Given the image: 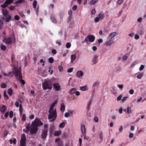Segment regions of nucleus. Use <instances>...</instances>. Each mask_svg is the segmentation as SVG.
Here are the masks:
<instances>
[{
	"mask_svg": "<svg viewBox=\"0 0 146 146\" xmlns=\"http://www.w3.org/2000/svg\"><path fill=\"white\" fill-rule=\"evenodd\" d=\"M22 120L23 121H24L26 119V115L25 114H24L22 115Z\"/></svg>",
	"mask_w": 146,
	"mask_h": 146,
	"instance_id": "6e6d98bb",
	"label": "nucleus"
},
{
	"mask_svg": "<svg viewBox=\"0 0 146 146\" xmlns=\"http://www.w3.org/2000/svg\"><path fill=\"white\" fill-rule=\"evenodd\" d=\"M65 122H63L60 124L59 125V127L61 128H64L65 126Z\"/></svg>",
	"mask_w": 146,
	"mask_h": 146,
	"instance_id": "b1692460",
	"label": "nucleus"
},
{
	"mask_svg": "<svg viewBox=\"0 0 146 146\" xmlns=\"http://www.w3.org/2000/svg\"><path fill=\"white\" fill-rule=\"evenodd\" d=\"M128 98L127 97H124L121 100V102H124L125 100H126L127 98Z\"/></svg>",
	"mask_w": 146,
	"mask_h": 146,
	"instance_id": "bf43d9fd",
	"label": "nucleus"
},
{
	"mask_svg": "<svg viewBox=\"0 0 146 146\" xmlns=\"http://www.w3.org/2000/svg\"><path fill=\"white\" fill-rule=\"evenodd\" d=\"M37 129L38 127H37V126H35L34 125L31 124L30 131L31 134H33L35 133L36 132Z\"/></svg>",
	"mask_w": 146,
	"mask_h": 146,
	"instance_id": "0eeeda50",
	"label": "nucleus"
},
{
	"mask_svg": "<svg viewBox=\"0 0 146 146\" xmlns=\"http://www.w3.org/2000/svg\"><path fill=\"white\" fill-rule=\"evenodd\" d=\"M78 77H80L83 75V73L81 70L78 71L76 73Z\"/></svg>",
	"mask_w": 146,
	"mask_h": 146,
	"instance_id": "4468645a",
	"label": "nucleus"
},
{
	"mask_svg": "<svg viewBox=\"0 0 146 146\" xmlns=\"http://www.w3.org/2000/svg\"><path fill=\"white\" fill-rule=\"evenodd\" d=\"M127 58V57L126 55H124L122 57L123 60L124 61L126 60Z\"/></svg>",
	"mask_w": 146,
	"mask_h": 146,
	"instance_id": "680f3d73",
	"label": "nucleus"
},
{
	"mask_svg": "<svg viewBox=\"0 0 146 146\" xmlns=\"http://www.w3.org/2000/svg\"><path fill=\"white\" fill-rule=\"evenodd\" d=\"M37 2L36 1H34L33 3V7L35 8L36 6Z\"/></svg>",
	"mask_w": 146,
	"mask_h": 146,
	"instance_id": "4c0bfd02",
	"label": "nucleus"
},
{
	"mask_svg": "<svg viewBox=\"0 0 146 146\" xmlns=\"http://www.w3.org/2000/svg\"><path fill=\"white\" fill-rule=\"evenodd\" d=\"M4 96V99L5 100H7L8 99V96L6 94V91H4L3 93Z\"/></svg>",
	"mask_w": 146,
	"mask_h": 146,
	"instance_id": "c85d7f7f",
	"label": "nucleus"
},
{
	"mask_svg": "<svg viewBox=\"0 0 146 146\" xmlns=\"http://www.w3.org/2000/svg\"><path fill=\"white\" fill-rule=\"evenodd\" d=\"M113 43V41L111 40V39H110V40L108 41V42L106 43V45L107 46L110 45L111 44Z\"/></svg>",
	"mask_w": 146,
	"mask_h": 146,
	"instance_id": "cd10ccee",
	"label": "nucleus"
},
{
	"mask_svg": "<svg viewBox=\"0 0 146 146\" xmlns=\"http://www.w3.org/2000/svg\"><path fill=\"white\" fill-rule=\"evenodd\" d=\"M72 18V15H69L68 18H67V21L68 22H69L70 21H71Z\"/></svg>",
	"mask_w": 146,
	"mask_h": 146,
	"instance_id": "c9c22d12",
	"label": "nucleus"
},
{
	"mask_svg": "<svg viewBox=\"0 0 146 146\" xmlns=\"http://www.w3.org/2000/svg\"><path fill=\"white\" fill-rule=\"evenodd\" d=\"M48 113L49 114L48 116V118L50 119V121H54L57 117V114L56 108L55 109H49Z\"/></svg>",
	"mask_w": 146,
	"mask_h": 146,
	"instance_id": "f03ea898",
	"label": "nucleus"
},
{
	"mask_svg": "<svg viewBox=\"0 0 146 146\" xmlns=\"http://www.w3.org/2000/svg\"><path fill=\"white\" fill-rule=\"evenodd\" d=\"M7 76H10L11 77L13 76V72H11L8 73V74Z\"/></svg>",
	"mask_w": 146,
	"mask_h": 146,
	"instance_id": "0e129e2a",
	"label": "nucleus"
},
{
	"mask_svg": "<svg viewBox=\"0 0 146 146\" xmlns=\"http://www.w3.org/2000/svg\"><path fill=\"white\" fill-rule=\"evenodd\" d=\"M13 73L16 77L17 80L21 84L24 85L25 83L24 80L22 79L21 70L20 68H13Z\"/></svg>",
	"mask_w": 146,
	"mask_h": 146,
	"instance_id": "f257e3e1",
	"label": "nucleus"
},
{
	"mask_svg": "<svg viewBox=\"0 0 146 146\" xmlns=\"http://www.w3.org/2000/svg\"><path fill=\"white\" fill-rule=\"evenodd\" d=\"M23 110V107L21 104H20L19 106V111L20 113L22 112Z\"/></svg>",
	"mask_w": 146,
	"mask_h": 146,
	"instance_id": "052dcab7",
	"label": "nucleus"
},
{
	"mask_svg": "<svg viewBox=\"0 0 146 146\" xmlns=\"http://www.w3.org/2000/svg\"><path fill=\"white\" fill-rule=\"evenodd\" d=\"M139 37L138 35H137V34H136L135 35V36H134V38L135 39L137 40L138 39H139Z\"/></svg>",
	"mask_w": 146,
	"mask_h": 146,
	"instance_id": "e2e57ef3",
	"label": "nucleus"
},
{
	"mask_svg": "<svg viewBox=\"0 0 146 146\" xmlns=\"http://www.w3.org/2000/svg\"><path fill=\"white\" fill-rule=\"evenodd\" d=\"M48 61L50 63H52L54 61V59L52 57H50L48 59Z\"/></svg>",
	"mask_w": 146,
	"mask_h": 146,
	"instance_id": "72a5a7b5",
	"label": "nucleus"
},
{
	"mask_svg": "<svg viewBox=\"0 0 146 146\" xmlns=\"http://www.w3.org/2000/svg\"><path fill=\"white\" fill-rule=\"evenodd\" d=\"M76 89V88H73L69 91V93L71 94H73L75 93Z\"/></svg>",
	"mask_w": 146,
	"mask_h": 146,
	"instance_id": "f3484780",
	"label": "nucleus"
},
{
	"mask_svg": "<svg viewBox=\"0 0 146 146\" xmlns=\"http://www.w3.org/2000/svg\"><path fill=\"white\" fill-rule=\"evenodd\" d=\"M98 0H92V1L90 2V4L91 5H93L95 4L97 2H98Z\"/></svg>",
	"mask_w": 146,
	"mask_h": 146,
	"instance_id": "c756f323",
	"label": "nucleus"
},
{
	"mask_svg": "<svg viewBox=\"0 0 146 146\" xmlns=\"http://www.w3.org/2000/svg\"><path fill=\"white\" fill-rule=\"evenodd\" d=\"M145 67V66L143 65H141L140 67L139 68V70L140 71L142 70Z\"/></svg>",
	"mask_w": 146,
	"mask_h": 146,
	"instance_id": "8fccbe9b",
	"label": "nucleus"
},
{
	"mask_svg": "<svg viewBox=\"0 0 146 146\" xmlns=\"http://www.w3.org/2000/svg\"><path fill=\"white\" fill-rule=\"evenodd\" d=\"M73 69V68H69L67 70V72L68 73H71L72 72Z\"/></svg>",
	"mask_w": 146,
	"mask_h": 146,
	"instance_id": "603ef678",
	"label": "nucleus"
},
{
	"mask_svg": "<svg viewBox=\"0 0 146 146\" xmlns=\"http://www.w3.org/2000/svg\"><path fill=\"white\" fill-rule=\"evenodd\" d=\"M52 84L51 83H48L46 81V89L51 90L52 88Z\"/></svg>",
	"mask_w": 146,
	"mask_h": 146,
	"instance_id": "f8f14e48",
	"label": "nucleus"
},
{
	"mask_svg": "<svg viewBox=\"0 0 146 146\" xmlns=\"http://www.w3.org/2000/svg\"><path fill=\"white\" fill-rule=\"evenodd\" d=\"M116 69L115 70V71L116 72L120 71L121 69L120 66H119L118 67L116 68Z\"/></svg>",
	"mask_w": 146,
	"mask_h": 146,
	"instance_id": "a18cd8bd",
	"label": "nucleus"
},
{
	"mask_svg": "<svg viewBox=\"0 0 146 146\" xmlns=\"http://www.w3.org/2000/svg\"><path fill=\"white\" fill-rule=\"evenodd\" d=\"M32 124L34 125L35 126H37V127L43 125V123L38 118H36Z\"/></svg>",
	"mask_w": 146,
	"mask_h": 146,
	"instance_id": "423d86ee",
	"label": "nucleus"
},
{
	"mask_svg": "<svg viewBox=\"0 0 146 146\" xmlns=\"http://www.w3.org/2000/svg\"><path fill=\"white\" fill-rule=\"evenodd\" d=\"M95 39V37L94 35H89L86 36L84 40L85 42H93Z\"/></svg>",
	"mask_w": 146,
	"mask_h": 146,
	"instance_id": "20e7f679",
	"label": "nucleus"
},
{
	"mask_svg": "<svg viewBox=\"0 0 146 146\" xmlns=\"http://www.w3.org/2000/svg\"><path fill=\"white\" fill-rule=\"evenodd\" d=\"M91 99H90V100L88 103V105H87V109L88 110L89 109L90 106L91 104Z\"/></svg>",
	"mask_w": 146,
	"mask_h": 146,
	"instance_id": "c03bdc74",
	"label": "nucleus"
},
{
	"mask_svg": "<svg viewBox=\"0 0 146 146\" xmlns=\"http://www.w3.org/2000/svg\"><path fill=\"white\" fill-rule=\"evenodd\" d=\"M97 56H96L93 58L92 62L94 64H95L97 62Z\"/></svg>",
	"mask_w": 146,
	"mask_h": 146,
	"instance_id": "393cba45",
	"label": "nucleus"
},
{
	"mask_svg": "<svg viewBox=\"0 0 146 146\" xmlns=\"http://www.w3.org/2000/svg\"><path fill=\"white\" fill-rule=\"evenodd\" d=\"M7 110V108L4 105H2V107L0 109L1 111L3 113H5Z\"/></svg>",
	"mask_w": 146,
	"mask_h": 146,
	"instance_id": "9b49d317",
	"label": "nucleus"
},
{
	"mask_svg": "<svg viewBox=\"0 0 146 146\" xmlns=\"http://www.w3.org/2000/svg\"><path fill=\"white\" fill-rule=\"evenodd\" d=\"M11 15H8V16L5 19V21L7 22H9V20L11 19Z\"/></svg>",
	"mask_w": 146,
	"mask_h": 146,
	"instance_id": "bb28decb",
	"label": "nucleus"
},
{
	"mask_svg": "<svg viewBox=\"0 0 146 146\" xmlns=\"http://www.w3.org/2000/svg\"><path fill=\"white\" fill-rule=\"evenodd\" d=\"M50 19L51 21L54 23H56L57 22L56 20V18L54 17L53 15H52L51 16Z\"/></svg>",
	"mask_w": 146,
	"mask_h": 146,
	"instance_id": "dca6fc26",
	"label": "nucleus"
},
{
	"mask_svg": "<svg viewBox=\"0 0 146 146\" xmlns=\"http://www.w3.org/2000/svg\"><path fill=\"white\" fill-rule=\"evenodd\" d=\"M99 17L100 19H103L105 17V15L104 13H100L99 15Z\"/></svg>",
	"mask_w": 146,
	"mask_h": 146,
	"instance_id": "5701e85b",
	"label": "nucleus"
},
{
	"mask_svg": "<svg viewBox=\"0 0 146 146\" xmlns=\"http://www.w3.org/2000/svg\"><path fill=\"white\" fill-rule=\"evenodd\" d=\"M100 19L99 17H96L94 19V22H95L97 23L100 21Z\"/></svg>",
	"mask_w": 146,
	"mask_h": 146,
	"instance_id": "79ce46f5",
	"label": "nucleus"
},
{
	"mask_svg": "<svg viewBox=\"0 0 146 146\" xmlns=\"http://www.w3.org/2000/svg\"><path fill=\"white\" fill-rule=\"evenodd\" d=\"M7 4H8L7 3L6 1H5L4 4H2L1 5V7L2 8L4 9L7 7L8 6V5H9Z\"/></svg>",
	"mask_w": 146,
	"mask_h": 146,
	"instance_id": "4be33fe9",
	"label": "nucleus"
},
{
	"mask_svg": "<svg viewBox=\"0 0 146 146\" xmlns=\"http://www.w3.org/2000/svg\"><path fill=\"white\" fill-rule=\"evenodd\" d=\"M25 2V0H19L17 1L15 3H21Z\"/></svg>",
	"mask_w": 146,
	"mask_h": 146,
	"instance_id": "58836bf2",
	"label": "nucleus"
},
{
	"mask_svg": "<svg viewBox=\"0 0 146 146\" xmlns=\"http://www.w3.org/2000/svg\"><path fill=\"white\" fill-rule=\"evenodd\" d=\"M23 131L24 132H28L29 131V127L28 126H27L26 127V130L23 129Z\"/></svg>",
	"mask_w": 146,
	"mask_h": 146,
	"instance_id": "13d9d810",
	"label": "nucleus"
},
{
	"mask_svg": "<svg viewBox=\"0 0 146 146\" xmlns=\"http://www.w3.org/2000/svg\"><path fill=\"white\" fill-rule=\"evenodd\" d=\"M6 84L4 83H2L1 85V87L3 88H5L6 87Z\"/></svg>",
	"mask_w": 146,
	"mask_h": 146,
	"instance_id": "4d7b16f0",
	"label": "nucleus"
},
{
	"mask_svg": "<svg viewBox=\"0 0 146 146\" xmlns=\"http://www.w3.org/2000/svg\"><path fill=\"white\" fill-rule=\"evenodd\" d=\"M99 138L100 139L101 141H102L103 140V133L102 131L100 132L99 134Z\"/></svg>",
	"mask_w": 146,
	"mask_h": 146,
	"instance_id": "412c9836",
	"label": "nucleus"
},
{
	"mask_svg": "<svg viewBox=\"0 0 146 146\" xmlns=\"http://www.w3.org/2000/svg\"><path fill=\"white\" fill-rule=\"evenodd\" d=\"M58 69L59 71L60 72H62L63 71V67L61 66H59L58 67Z\"/></svg>",
	"mask_w": 146,
	"mask_h": 146,
	"instance_id": "49530a36",
	"label": "nucleus"
},
{
	"mask_svg": "<svg viewBox=\"0 0 146 146\" xmlns=\"http://www.w3.org/2000/svg\"><path fill=\"white\" fill-rule=\"evenodd\" d=\"M57 103V100L54 101L51 104L49 109H54L53 108L55 106V105Z\"/></svg>",
	"mask_w": 146,
	"mask_h": 146,
	"instance_id": "a211bd4d",
	"label": "nucleus"
},
{
	"mask_svg": "<svg viewBox=\"0 0 146 146\" xmlns=\"http://www.w3.org/2000/svg\"><path fill=\"white\" fill-rule=\"evenodd\" d=\"M99 84V82L98 81L95 82L93 84L92 87H95L96 86H98Z\"/></svg>",
	"mask_w": 146,
	"mask_h": 146,
	"instance_id": "a878e982",
	"label": "nucleus"
},
{
	"mask_svg": "<svg viewBox=\"0 0 146 146\" xmlns=\"http://www.w3.org/2000/svg\"><path fill=\"white\" fill-rule=\"evenodd\" d=\"M80 89L82 91H84L86 89V86H84L80 87Z\"/></svg>",
	"mask_w": 146,
	"mask_h": 146,
	"instance_id": "f704fd0d",
	"label": "nucleus"
},
{
	"mask_svg": "<svg viewBox=\"0 0 146 146\" xmlns=\"http://www.w3.org/2000/svg\"><path fill=\"white\" fill-rule=\"evenodd\" d=\"M14 19L16 20H19V15H16L14 17Z\"/></svg>",
	"mask_w": 146,
	"mask_h": 146,
	"instance_id": "338daca9",
	"label": "nucleus"
},
{
	"mask_svg": "<svg viewBox=\"0 0 146 146\" xmlns=\"http://www.w3.org/2000/svg\"><path fill=\"white\" fill-rule=\"evenodd\" d=\"M13 0H6L5 1L8 4H7L9 5L13 2Z\"/></svg>",
	"mask_w": 146,
	"mask_h": 146,
	"instance_id": "2f4dec72",
	"label": "nucleus"
},
{
	"mask_svg": "<svg viewBox=\"0 0 146 146\" xmlns=\"http://www.w3.org/2000/svg\"><path fill=\"white\" fill-rule=\"evenodd\" d=\"M56 43L58 44L59 46H60L61 45V41L60 40H58L56 41Z\"/></svg>",
	"mask_w": 146,
	"mask_h": 146,
	"instance_id": "774afa93",
	"label": "nucleus"
},
{
	"mask_svg": "<svg viewBox=\"0 0 146 146\" xmlns=\"http://www.w3.org/2000/svg\"><path fill=\"white\" fill-rule=\"evenodd\" d=\"M127 112L128 113H130L131 112V108L130 107H127Z\"/></svg>",
	"mask_w": 146,
	"mask_h": 146,
	"instance_id": "ea45409f",
	"label": "nucleus"
},
{
	"mask_svg": "<svg viewBox=\"0 0 146 146\" xmlns=\"http://www.w3.org/2000/svg\"><path fill=\"white\" fill-rule=\"evenodd\" d=\"M53 86L56 91H60L61 89L60 85L57 83H54Z\"/></svg>",
	"mask_w": 146,
	"mask_h": 146,
	"instance_id": "6e6552de",
	"label": "nucleus"
},
{
	"mask_svg": "<svg viewBox=\"0 0 146 146\" xmlns=\"http://www.w3.org/2000/svg\"><path fill=\"white\" fill-rule=\"evenodd\" d=\"M76 58V55L74 54H72L71 56V62H73L75 60Z\"/></svg>",
	"mask_w": 146,
	"mask_h": 146,
	"instance_id": "aec40b11",
	"label": "nucleus"
},
{
	"mask_svg": "<svg viewBox=\"0 0 146 146\" xmlns=\"http://www.w3.org/2000/svg\"><path fill=\"white\" fill-rule=\"evenodd\" d=\"M72 10H70L68 12V14L69 15H72Z\"/></svg>",
	"mask_w": 146,
	"mask_h": 146,
	"instance_id": "69168bd1",
	"label": "nucleus"
},
{
	"mask_svg": "<svg viewBox=\"0 0 146 146\" xmlns=\"http://www.w3.org/2000/svg\"><path fill=\"white\" fill-rule=\"evenodd\" d=\"M9 9L11 10H13L15 9V7L13 6H11L9 7Z\"/></svg>",
	"mask_w": 146,
	"mask_h": 146,
	"instance_id": "a19ab883",
	"label": "nucleus"
},
{
	"mask_svg": "<svg viewBox=\"0 0 146 146\" xmlns=\"http://www.w3.org/2000/svg\"><path fill=\"white\" fill-rule=\"evenodd\" d=\"M117 32H113L111 33L109 35L108 38H110V39H111L117 35Z\"/></svg>",
	"mask_w": 146,
	"mask_h": 146,
	"instance_id": "ddd939ff",
	"label": "nucleus"
},
{
	"mask_svg": "<svg viewBox=\"0 0 146 146\" xmlns=\"http://www.w3.org/2000/svg\"><path fill=\"white\" fill-rule=\"evenodd\" d=\"M0 47L3 50H5L6 49V47L3 45H1L0 46Z\"/></svg>",
	"mask_w": 146,
	"mask_h": 146,
	"instance_id": "37998d69",
	"label": "nucleus"
},
{
	"mask_svg": "<svg viewBox=\"0 0 146 146\" xmlns=\"http://www.w3.org/2000/svg\"><path fill=\"white\" fill-rule=\"evenodd\" d=\"M9 117L10 118H12L13 116V112L12 111H11L9 113Z\"/></svg>",
	"mask_w": 146,
	"mask_h": 146,
	"instance_id": "5fc2aeb1",
	"label": "nucleus"
},
{
	"mask_svg": "<svg viewBox=\"0 0 146 146\" xmlns=\"http://www.w3.org/2000/svg\"><path fill=\"white\" fill-rule=\"evenodd\" d=\"M8 93L11 96L12 95V93L13 92L12 90L11 89H9L8 90Z\"/></svg>",
	"mask_w": 146,
	"mask_h": 146,
	"instance_id": "e433bc0d",
	"label": "nucleus"
},
{
	"mask_svg": "<svg viewBox=\"0 0 146 146\" xmlns=\"http://www.w3.org/2000/svg\"><path fill=\"white\" fill-rule=\"evenodd\" d=\"M71 44L70 43L68 42L66 44V47L67 48H69L70 47Z\"/></svg>",
	"mask_w": 146,
	"mask_h": 146,
	"instance_id": "de8ad7c7",
	"label": "nucleus"
},
{
	"mask_svg": "<svg viewBox=\"0 0 146 146\" xmlns=\"http://www.w3.org/2000/svg\"><path fill=\"white\" fill-rule=\"evenodd\" d=\"M123 2V0H118L117 2L119 5H120L122 4Z\"/></svg>",
	"mask_w": 146,
	"mask_h": 146,
	"instance_id": "864d4df0",
	"label": "nucleus"
},
{
	"mask_svg": "<svg viewBox=\"0 0 146 146\" xmlns=\"http://www.w3.org/2000/svg\"><path fill=\"white\" fill-rule=\"evenodd\" d=\"M42 88L43 89L46 90V81H44L42 84Z\"/></svg>",
	"mask_w": 146,
	"mask_h": 146,
	"instance_id": "09e8293b",
	"label": "nucleus"
},
{
	"mask_svg": "<svg viewBox=\"0 0 146 146\" xmlns=\"http://www.w3.org/2000/svg\"><path fill=\"white\" fill-rule=\"evenodd\" d=\"M72 112L71 111H70L69 113L68 112H66L65 113L64 116L65 117H68L69 115H70V114H72Z\"/></svg>",
	"mask_w": 146,
	"mask_h": 146,
	"instance_id": "7c9ffc66",
	"label": "nucleus"
},
{
	"mask_svg": "<svg viewBox=\"0 0 146 146\" xmlns=\"http://www.w3.org/2000/svg\"><path fill=\"white\" fill-rule=\"evenodd\" d=\"M61 134V131H56L54 133V135L55 136H58Z\"/></svg>",
	"mask_w": 146,
	"mask_h": 146,
	"instance_id": "2eb2a0df",
	"label": "nucleus"
},
{
	"mask_svg": "<svg viewBox=\"0 0 146 146\" xmlns=\"http://www.w3.org/2000/svg\"><path fill=\"white\" fill-rule=\"evenodd\" d=\"M122 97V95H120L117 98V100L118 101L121 100V98Z\"/></svg>",
	"mask_w": 146,
	"mask_h": 146,
	"instance_id": "3c124183",
	"label": "nucleus"
},
{
	"mask_svg": "<svg viewBox=\"0 0 146 146\" xmlns=\"http://www.w3.org/2000/svg\"><path fill=\"white\" fill-rule=\"evenodd\" d=\"M143 76V73H141L137 76V78L138 79H140L142 78Z\"/></svg>",
	"mask_w": 146,
	"mask_h": 146,
	"instance_id": "473e14b6",
	"label": "nucleus"
},
{
	"mask_svg": "<svg viewBox=\"0 0 146 146\" xmlns=\"http://www.w3.org/2000/svg\"><path fill=\"white\" fill-rule=\"evenodd\" d=\"M26 135L24 133H23L21 136L20 146H25L26 144Z\"/></svg>",
	"mask_w": 146,
	"mask_h": 146,
	"instance_id": "39448f33",
	"label": "nucleus"
},
{
	"mask_svg": "<svg viewBox=\"0 0 146 146\" xmlns=\"http://www.w3.org/2000/svg\"><path fill=\"white\" fill-rule=\"evenodd\" d=\"M2 12L3 15L5 17H7L9 14V13L8 11L6 9H2Z\"/></svg>",
	"mask_w": 146,
	"mask_h": 146,
	"instance_id": "1a4fd4ad",
	"label": "nucleus"
},
{
	"mask_svg": "<svg viewBox=\"0 0 146 146\" xmlns=\"http://www.w3.org/2000/svg\"><path fill=\"white\" fill-rule=\"evenodd\" d=\"M60 105H61V107H60V110L62 111L63 112L64 111V110L65 109V105H64V104L63 103H61V104Z\"/></svg>",
	"mask_w": 146,
	"mask_h": 146,
	"instance_id": "6ab92c4d",
	"label": "nucleus"
},
{
	"mask_svg": "<svg viewBox=\"0 0 146 146\" xmlns=\"http://www.w3.org/2000/svg\"><path fill=\"white\" fill-rule=\"evenodd\" d=\"M81 129L82 135H84L86 133V128L84 124H82L81 126Z\"/></svg>",
	"mask_w": 146,
	"mask_h": 146,
	"instance_id": "9d476101",
	"label": "nucleus"
},
{
	"mask_svg": "<svg viewBox=\"0 0 146 146\" xmlns=\"http://www.w3.org/2000/svg\"><path fill=\"white\" fill-rule=\"evenodd\" d=\"M3 41L6 44H9L14 43L15 41V38L14 36H12L10 37L4 38Z\"/></svg>",
	"mask_w": 146,
	"mask_h": 146,
	"instance_id": "7ed1b4c3",
	"label": "nucleus"
}]
</instances>
